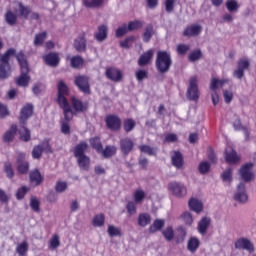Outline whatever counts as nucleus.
<instances>
[{"label":"nucleus","instance_id":"62","mask_svg":"<svg viewBox=\"0 0 256 256\" xmlns=\"http://www.w3.org/2000/svg\"><path fill=\"white\" fill-rule=\"evenodd\" d=\"M40 205L41 204L39 203V200H37V198H35V197L31 198L30 207L32 210L35 211V213H39L41 211Z\"/></svg>","mask_w":256,"mask_h":256},{"label":"nucleus","instance_id":"31","mask_svg":"<svg viewBox=\"0 0 256 256\" xmlns=\"http://www.w3.org/2000/svg\"><path fill=\"white\" fill-rule=\"evenodd\" d=\"M137 221H138L139 227H147V225H151V214L140 213L138 215Z\"/></svg>","mask_w":256,"mask_h":256},{"label":"nucleus","instance_id":"10","mask_svg":"<svg viewBox=\"0 0 256 256\" xmlns=\"http://www.w3.org/2000/svg\"><path fill=\"white\" fill-rule=\"evenodd\" d=\"M168 189L175 197H185L187 195V187L179 182H170Z\"/></svg>","mask_w":256,"mask_h":256},{"label":"nucleus","instance_id":"47","mask_svg":"<svg viewBox=\"0 0 256 256\" xmlns=\"http://www.w3.org/2000/svg\"><path fill=\"white\" fill-rule=\"evenodd\" d=\"M104 0H83V4L85 7L96 9L97 7H101L103 5Z\"/></svg>","mask_w":256,"mask_h":256},{"label":"nucleus","instance_id":"63","mask_svg":"<svg viewBox=\"0 0 256 256\" xmlns=\"http://www.w3.org/2000/svg\"><path fill=\"white\" fill-rule=\"evenodd\" d=\"M129 31V28L127 24H124L121 27H118L116 30V37H123L124 35H127V32Z\"/></svg>","mask_w":256,"mask_h":256},{"label":"nucleus","instance_id":"18","mask_svg":"<svg viewBox=\"0 0 256 256\" xmlns=\"http://www.w3.org/2000/svg\"><path fill=\"white\" fill-rule=\"evenodd\" d=\"M239 156L237 155V152L233 147H227L225 150V161L229 165H235L236 163H239Z\"/></svg>","mask_w":256,"mask_h":256},{"label":"nucleus","instance_id":"17","mask_svg":"<svg viewBox=\"0 0 256 256\" xmlns=\"http://www.w3.org/2000/svg\"><path fill=\"white\" fill-rule=\"evenodd\" d=\"M234 199L235 201H238V203H247L249 196H247V192L245 191V183L241 182L238 185Z\"/></svg>","mask_w":256,"mask_h":256},{"label":"nucleus","instance_id":"16","mask_svg":"<svg viewBox=\"0 0 256 256\" xmlns=\"http://www.w3.org/2000/svg\"><path fill=\"white\" fill-rule=\"evenodd\" d=\"M74 49H76L78 53H85V51H87L85 32H82L80 36L74 40Z\"/></svg>","mask_w":256,"mask_h":256},{"label":"nucleus","instance_id":"38","mask_svg":"<svg viewBox=\"0 0 256 256\" xmlns=\"http://www.w3.org/2000/svg\"><path fill=\"white\" fill-rule=\"evenodd\" d=\"M15 133H17V125L13 124L9 131H7L3 136V141L5 143H9V141H13V137H15Z\"/></svg>","mask_w":256,"mask_h":256},{"label":"nucleus","instance_id":"60","mask_svg":"<svg viewBox=\"0 0 256 256\" xmlns=\"http://www.w3.org/2000/svg\"><path fill=\"white\" fill-rule=\"evenodd\" d=\"M55 191L56 193H64V191H67V182L58 181L55 185Z\"/></svg>","mask_w":256,"mask_h":256},{"label":"nucleus","instance_id":"32","mask_svg":"<svg viewBox=\"0 0 256 256\" xmlns=\"http://www.w3.org/2000/svg\"><path fill=\"white\" fill-rule=\"evenodd\" d=\"M186 237H187V230H185V228L183 227H179L177 229L176 236L174 235V241L176 245H181V243H184Z\"/></svg>","mask_w":256,"mask_h":256},{"label":"nucleus","instance_id":"13","mask_svg":"<svg viewBox=\"0 0 256 256\" xmlns=\"http://www.w3.org/2000/svg\"><path fill=\"white\" fill-rule=\"evenodd\" d=\"M134 147L135 143L131 138L126 137L120 140V150L121 153L124 154L125 156L129 155V153L133 151Z\"/></svg>","mask_w":256,"mask_h":256},{"label":"nucleus","instance_id":"45","mask_svg":"<svg viewBox=\"0 0 256 256\" xmlns=\"http://www.w3.org/2000/svg\"><path fill=\"white\" fill-rule=\"evenodd\" d=\"M239 3L237 0H227L226 1V9L229 11V13H236V11H239Z\"/></svg>","mask_w":256,"mask_h":256},{"label":"nucleus","instance_id":"44","mask_svg":"<svg viewBox=\"0 0 256 256\" xmlns=\"http://www.w3.org/2000/svg\"><path fill=\"white\" fill-rule=\"evenodd\" d=\"M93 227H103L105 225V214H97L92 220Z\"/></svg>","mask_w":256,"mask_h":256},{"label":"nucleus","instance_id":"56","mask_svg":"<svg viewBox=\"0 0 256 256\" xmlns=\"http://www.w3.org/2000/svg\"><path fill=\"white\" fill-rule=\"evenodd\" d=\"M17 253L20 256L25 255V253H27V251H29V244H27V242H22L20 243L17 248H16Z\"/></svg>","mask_w":256,"mask_h":256},{"label":"nucleus","instance_id":"42","mask_svg":"<svg viewBox=\"0 0 256 256\" xmlns=\"http://www.w3.org/2000/svg\"><path fill=\"white\" fill-rule=\"evenodd\" d=\"M18 167L17 171L20 173V175H27L29 173V162H21V159L18 158Z\"/></svg>","mask_w":256,"mask_h":256},{"label":"nucleus","instance_id":"9","mask_svg":"<svg viewBox=\"0 0 256 256\" xmlns=\"http://www.w3.org/2000/svg\"><path fill=\"white\" fill-rule=\"evenodd\" d=\"M70 103L74 115H77V113H85L89 111V102H83L81 99L75 96L70 98Z\"/></svg>","mask_w":256,"mask_h":256},{"label":"nucleus","instance_id":"64","mask_svg":"<svg viewBox=\"0 0 256 256\" xmlns=\"http://www.w3.org/2000/svg\"><path fill=\"white\" fill-rule=\"evenodd\" d=\"M190 47L186 44H178L176 51L178 55H185L189 51Z\"/></svg>","mask_w":256,"mask_h":256},{"label":"nucleus","instance_id":"55","mask_svg":"<svg viewBox=\"0 0 256 256\" xmlns=\"http://www.w3.org/2000/svg\"><path fill=\"white\" fill-rule=\"evenodd\" d=\"M42 155H43V146H41L40 144L34 146L33 151H32L33 159H41Z\"/></svg>","mask_w":256,"mask_h":256},{"label":"nucleus","instance_id":"35","mask_svg":"<svg viewBox=\"0 0 256 256\" xmlns=\"http://www.w3.org/2000/svg\"><path fill=\"white\" fill-rule=\"evenodd\" d=\"M138 149L141 151V153H145L146 155H149L150 157H155L157 155V148H153L149 145H140Z\"/></svg>","mask_w":256,"mask_h":256},{"label":"nucleus","instance_id":"27","mask_svg":"<svg viewBox=\"0 0 256 256\" xmlns=\"http://www.w3.org/2000/svg\"><path fill=\"white\" fill-rule=\"evenodd\" d=\"M191 211L194 213H201L203 211V202L198 199L191 198L188 202Z\"/></svg>","mask_w":256,"mask_h":256},{"label":"nucleus","instance_id":"29","mask_svg":"<svg viewBox=\"0 0 256 256\" xmlns=\"http://www.w3.org/2000/svg\"><path fill=\"white\" fill-rule=\"evenodd\" d=\"M90 146L92 149L96 150V153H101L103 149V143L101 142V137L95 136L89 139Z\"/></svg>","mask_w":256,"mask_h":256},{"label":"nucleus","instance_id":"2","mask_svg":"<svg viewBox=\"0 0 256 256\" xmlns=\"http://www.w3.org/2000/svg\"><path fill=\"white\" fill-rule=\"evenodd\" d=\"M58 94H57V103L59 107L62 109L63 113L66 116V119H70L72 117L71 113V104H69V100L67 97L69 95V86L65 84L63 80H60L57 85Z\"/></svg>","mask_w":256,"mask_h":256},{"label":"nucleus","instance_id":"51","mask_svg":"<svg viewBox=\"0 0 256 256\" xmlns=\"http://www.w3.org/2000/svg\"><path fill=\"white\" fill-rule=\"evenodd\" d=\"M135 77H136L137 81H139V83H141V81H143L144 79H149V71L139 69L135 72Z\"/></svg>","mask_w":256,"mask_h":256},{"label":"nucleus","instance_id":"7","mask_svg":"<svg viewBox=\"0 0 256 256\" xmlns=\"http://www.w3.org/2000/svg\"><path fill=\"white\" fill-rule=\"evenodd\" d=\"M227 83H229V79L219 80L217 78H212L210 89L211 91H214L211 95L213 105H217L219 103V94L217 93V89H219V87H223V85Z\"/></svg>","mask_w":256,"mask_h":256},{"label":"nucleus","instance_id":"49","mask_svg":"<svg viewBox=\"0 0 256 256\" xmlns=\"http://www.w3.org/2000/svg\"><path fill=\"white\" fill-rule=\"evenodd\" d=\"M29 191H31V188L27 186H22L18 188L16 192V199H18V201L25 199V196L27 195V193H29Z\"/></svg>","mask_w":256,"mask_h":256},{"label":"nucleus","instance_id":"52","mask_svg":"<svg viewBox=\"0 0 256 256\" xmlns=\"http://www.w3.org/2000/svg\"><path fill=\"white\" fill-rule=\"evenodd\" d=\"M151 37H153V26L149 25L145 28L143 33L144 43H149V41H151Z\"/></svg>","mask_w":256,"mask_h":256},{"label":"nucleus","instance_id":"53","mask_svg":"<svg viewBox=\"0 0 256 256\" xmlns=\"http://www.w3.org/2000/svg\"><path fill=\"white\" fill-rule=\"evenodd\" d=\"M127 27L128 31H137L143 27V22L141 20L130 21Z\"/></svg>","mask_w":256,"mask_h":256},{"label":"nucleus","instance_id":"30","mask_svg":"<svg viewBox=\"0 0 256 256\" xmlns=\"http://www.w3.org/2000/svg\"><path fill=\"white\" fill-rule=\"evenodd\" d=\"M209 225H211V219L208 217H203L198 223V231L201 235H205L207 233V229H209Z\"/></svg>","mask_w":256,"mask_h":256},{"label":"nucleus","instance_id":"26","mask_svg":"<svg viewBox=\"0 0 256 256\" xmlns=\"http://www.w3.org/2000/svg\"><path fill=\"white\" fill-rule=\"evenodd\" d=\"M104 157V159H111L114 155H117V147L113 145H106L105 148H102V151L99 153Z\"/></svg>","mask_w":256,"mask_h":256},{"label":"nucleus","instance_id":"14","mask_svg":"<svg viewBox=\"0 0 256 256\" xmlns=\"http://www.w3.org/2000/svg\"><path fill=\"white\" fill-rule=\"evenodd\" d=\"M33 115V104H26L20 111L19 122L20 125H25L27 119Z\"/></svg>","mask_w":256,"mask_h":256},{"label":"nucleus","instance_id":"24","mask_svg":"<svg viewBox=\"0 0 256 256\" xmlns=\"http://www.w3.org/2000/svg\"><path fill=\"white\" fill-rule=\"evenodd\" d=\"M171 161L173 167H176V169H181L185 164V161L183 160V154L180 151H173Z\"/></svg>","mask_w":256,"mask_h":256},{"label":"nucleus","instance_id":"33","mask_svg":"<svg viewBox=\"0 0 256 256\" xmlns=\"http://www.w3.org/2000/svg\"><path fill=\"white\" fill-rule=\"evenodd\" d=\"M163 227H165V220L155 219L152 225L149 227V233H157V231H161Z\"/></svg>","mask_w":256,"mask_h":256},{"label":"nucleus","instance_id":"3","mask_svg":"<svg viewBox=\"0 0 256 256\" xmlns=\"http://www.w3.org/2000/svg\"><path fill=\"white\" fill-rule=\"evenodd\" d=\"M89 149V144L85 141H81L74 148V157L77 159L78 167L82 171H89L91 165V158L85 155L86 151Z\"/></svg>","mask_w":256,"mask_h":256},{"label":"nucleus","instance_id":"59","mask_svg":"<svg viewBox=\"0 0 256 256\" xmlns=\"http://www.w3.org/2000/svg\"><path fill=\"white\" fill-rule=\"evenodd\" d=\"M209 169H211V164H209V162H201L198 166V171L201 175L209 173Z\"/></svg>","mask_w":256,"mask_h":256},{"label":"nucleus","instance_id":"8","mask_svg":"<svg viewBox=\"0 0 256 256\" xmlns=\"http://www.w3.org/2000/svg\"><path fill=\"white\" fill-rule=\"evenodd\" d=\"M106 128L109 131H121V118L115 114H109L105 117Z\"/></svg>","mask_w":256,"mask_h":256},{"label":"nucleus","instance_id":"34","mask_svg":"<svg viewBox=\"0 0 256 256\" xmlns=\"http://www.w3.org/2000/svg\"><path fill=\"white\" fill-rule=\"evenodd\" d=\"M70 65L72 69H81L85 65V60L81 56H73L70 58Z\"/></svg>","mask_w":256,"mask_h":256},{"label":"nucleus","instance_id":"57","mask_svg":"<svg viewBox=\"0 0 256 256\" xmlns=\"http://www.w3.org/2000/svg\"><path fill=\"white\" fill-rule=\"evenodd\" d=\"M223 181H228L231 183L233 181V170L231 168H227L221 175Z\"/></svg>","mask_w":256,"mask_h":256},{"label":"nucleus","instance_id":"37","mask_svg":"<svg viewBox=\"0 0 256 256\" xmlns=\"http://www.w3.org/2000/svg\"><path fill=\"white\" fill-rule=\"evenodd\" d=\"M46 39H47V32L44 31L36 34L34 37V46L35 47L43 46Z\"/></svg>","mask_w":256,"mask_h":256},{"label":"nucleus","instance_id":"12","mask_svg":"<svg viewBox=\"0 0 256 256\" xmlns=\"http://www.w3.org/2000/svg\"><path fill=\"white\" fill-rule=\"evenodd\" d=\"M235 249H244V251H248V253H253L255 251V246L251 243L249 239L239 238L235 242Z\"/></svg>","mask_w":256,"mask_h":256},{"label":"nucleus","instance_id":"40","mask_svg":"<svg viewBox=\"0 0 256 256\" xmlns=\"http://www.w3.org/2000/svg\"><path fill=\"white\" fill-rule=\"evenodd\" d=\"M162 235L164 239H166L168 242H171L175 239V230L173 229V226H168L166 229L162 231Z\"/></svg>","mask_w":256,"mask_h":256},{"label":"nucleus","instance_id":"58","mask_svg":"<svg viewBox=\"0 0 256 256\" xmlns=\"http://www.w3.org/2000/svg\"><path fill=\"white\" fill-rule=\"evenodd\" d=\"M126 210L129 215H135L137 213V202L129 201L126 205Z\"/></svg>","mask_w":256,"mask_h":256},{"label":"nucleus","instance_id":"15","mask_svg":"<svg viewBox=\"0 0 256 256\" xmlns=\"http://www.w3.org/2000/svg\"><path fill=\"white\" fill-rule=\"evenodd\" d=\"M251 169H253V163H247L240 168V177L245 183H249L253 179Z\"/></svg>","mask_w":256,"mask_h":256},{"label":"nucleus","instance_id":"21","mask_svg":"<svg viewBox=\"0 0 256 256\" xmlns=\"http://www.w3.org/2000/svg\"><path fill=\"white\" fill-rule=\"evenodd\" d=\"M29 179H30V183L32 185H35V187H39V185H41V183H43L44 181V177L43 175H41V172L39 171V169L32 170L29 173Z\"/></svg>","mask_w":256,"mask_h":256},{"label":"nucleus","instance_id":"46","mask_svg":"<svg viewBox=\"0 0 256 256\" xmlns=\"http://www.w3.org/2000/svg\"><path fill=\"white\" fill-rule=\"evenodd\" d=\"M5 21L8 25H16L17 24V14L13 13V11L8 10L5 14Z\"/></svg>","mask_w":256,"mask_h":256},{"label":"nucleus","instance_id":"23","mask_svg":"<svg viewBox=\"0 0 256 256\" xmlns=\"http://www.w3.org/2000/svg\"><path fill=\"white\" fill-rule=\"evenodd\" d=\"M71 113L72 116L70 118H67V116H65L64 112V120L61 121V131L64 135H69L71 133V126H69V122L73 121V117H75V112L73 111V109L71 108Z\"/></svg>","mask_w":256,"mask_h":256},{"label":"nucleus","instance_id":"11","mask_svg":"<svg viewBox=\"0 0 256 256\" xmlns=\"http://www.w3.org/2000/svg\"><path fill=\"white\" fill-rule=\"evenodd\" d=\"M105 75L107 79H109L110 81H113L114 83H119V81L123 79V73H121V70L115 67L107 68Z\"/></svg>","mask_w":256,"mask_h":256},{"label":"nucleus","instance_id":"36","mask_svg":"<svg viewBox=\"0 0 256 256\" xmlns=\"http://www.w3.org/2000/svg\"><path fill=\"white\" fill-rule=\"evenodd\" d=\"M136 125L137 122H135V120H133L132 118H127L123 121V129L125 133H131V131L135 129Z\"/></svg>","mask_w":256,"mask_h":256},{"label":"nucleus","instance_id":"5","mask_svg":"<svg viewBox=\"0 0 256 256\" xmlns=\"http://www.w3.org/2000/svg\"><path fill=\"white\" fill-rule=\"evenodd\" d=\"M186 97L189 101H199V86L197 85V76H192L190 78Z\"/></svg>","mask_w":256,"mask_h":256},{"label":"nucleus","instance_id":"50","mask_svg":"<svg viewBox=\"0 0 256 256\" xmlns=\"http://www.w3.org/2000/svg\"><path fill=\"white\" fill-rule=\"evenodd\" d=\"M201 57H203V53L201 50L196 49L189 54L188 59L191 63H195V61H199Z\"/></svg>","mask_w":256,"mask_h":256},{"label":"nucleus","instance_id":"6","mask_svg":"<svg viewBox=\"0 0 256 256\" xmlns=\"http://www.w3.org/2000/svg\"><path fill=\"white\" fill-rule=\"evenodd\" d=\"M74 85L78 87L81 93L84 95H91V85L89 84V77L85 75L76 76L74 79Z\"/></svg>","mask_w":256,"mask_h":256},{"label":"nucleus","instance_id":"61","mask_svg":"<svg viewBox=\"0 0 256 256\" xmlns=\"http://www.w3.org/2000/svg\"><path fill=\"white\" fill-rule=\"evenodd\" d=\"M61 245V241L59 240L58 235H54L49 242V249H57Z\"/></svg>","mask_w":256,"mask_h":256},{"label":"nucleus","instance_id":"4","mask_svg":"<svg viewBox=\"0 0 256 256\" xmlns=\"http://www.w3.org/2000/svg\"><path fill=\"white\" fill-rule=\"evenodd\" d=\"M173 65L171 54L167 51H158L156 55V69L158 73H168Z\"/></svg>","mask_w":256,"mask_h":256},{"label":"nucleus","instance_id":"48","mask_svg":"<svg viewBox=\"0 0 256 256\" xmlns=\"http://www.w3.org/2000/svg\"><path fill=\"white\" fill-rule=\"evenodd\" d=\"M4 173H6L8 179H13V177H15V170H13V164H11V162L4 163Z\"/></svg>","mask_w":256,"mask_h":256},{"label":"nucleus","instance_id":"25","mask_svg":"<svg viewBox=\"0 0 256 256\" xmlns=\"http://www.w3.org/2000/svg\"><path fill=\"white\" fill-rule=\"evenodd\" d=\"M46 65L50 67H57L59 65V55L57 53H49L43 57Z\"/></svg>","mask_w":256,"mask_h":256},{"label":"nucleus","instance_id":"28","mask_svg":"<svg viewBox=\"0 0 256 256\" xmlns=\"http://www.w3.org/2000/svg\"><path fill=\"white\" fill-rule=\"evenodd\" d=\"M201 242L197 237H190L187 242V249L190 253H197V249H199Z\"/></svg>","mask_w":256,"mask_h":256},{"label":"nucleus","instance_id":"43","mask_svg":"<svg viewBox=\"0 0 256 256\" xmlns=\"http://www.w3.org/2000/svg\"><path fill=\"white\" fill-rule=\"evenodd\" d=\"M145 197H147V194H145V191L142 189H137L133 193V199L135 203H143Z\"/></svg>","mask_w":256,"mask_h":256},{"label":"nucleus","instance_id":"22","mask_svg":"<svg viewBox=\"0 0 256 256\" xmlns=\"http://www.w3.org/2000/svg\"><path fill=\"white\" fill-rule=\"evenodd\" d=\"M109 34V28H107V25L102 24L98 26V31L94 34V39L98 41L99 43H103L105 39H107V35Z\"/></svg>","mask_w":256,"mask_h":256},{"label":"nucleus","instance_id":"20","mask_svg":"<svg viewBox=\"0 0 256 256\" xmlns=\"http://www.w3.org/2000/svg\"><path fill=\"white\" fill-rule=\"evenodd\" d=\"M201 31H203V28L201 25L192 24L190 26H187L183 31L184 37H197V35L201 34Z\"/></svg>","mask_w":256,"mask_h":256},{"label":"nucleus","instance_id":"39","mask_svg":"<svg viewBox=\"0 0 256 256\" xmlns=\"http://www.w3.org/2000/svg\"><path fill=\"white\" fill-rule=\"evenodd\" d=\"M18 7L20 17H23V19H29V15H31V8L29 6L23 5L22 2L18 3Z\"/></svg>","mask_w":256,"mask_h":256},{"label":"nucleus","instance_id":"41","mask_svg":"<svg viewBox=\"0 0 256 256\" xmlns=\"http://www.w3.org/2000/svg\"><path fill=\"white\" fill-rule=\"evenodd\" d=\"M19 135H20L21 141H25L27 143V141L31 140V131L29 130V128L25 126H22L19 129Z\"/></svg>","mask_w":256,"mask_h":256},{"label":"nucleus","instance_id":"19","mask_svg":"<svg viewBox=\"0 0 256 256\" xmlns=\"http://www.w3.org/2000/svg\"><path fill=\"white\" fill-rule=\"evenodd\" d=\"M155 55L154 49H149L144 52L138 59L139 67H145V65H149L151 61H153V56Z\"/></svg>","mask_w":256,"mask_h":256},{"label":"nucleus","instance_id":"54","mask_svg":"<svg viewBox=\"0 0 256 256\" xmlns=\"http://www.w3.org/2000/svg\"><path fill=\"white\" fill-rule=\"evenodd\" d=\"M107 231H108L109 237H121V235H123L121 233V229H119L113 225H109Z\"/></svg>","mask_w":256,"mask_h":256},{"label":"nucleus","instance_id":"1","mask_svg":"<svg viewBox=\"0 0 256 256\" xmlns=\"http://www.w3.org/2000/svg\"><path fill=\"white\" fill-rule=\"evenodd\" d=\"M11 57H16L18 65H20L21 74L16 78V85H18V87H27L29 81H31V76H29V62L23 50L17 53L15 48H9L0 56V79H9V77H11L12 70L11 63H9Z\"/></svg>","mask_w":256,"mask_h":256}]
</instances>
